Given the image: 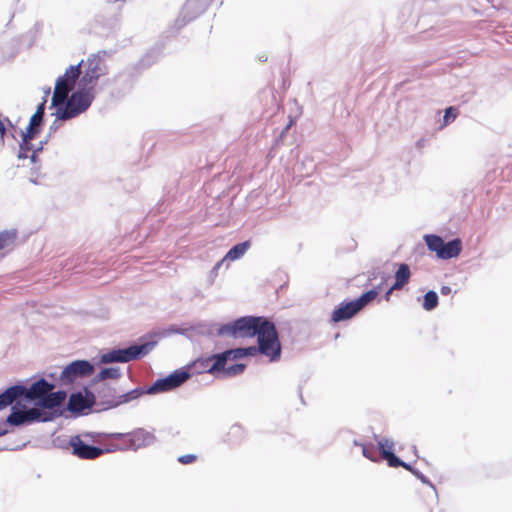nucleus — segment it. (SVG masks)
Segmentation results:
<instances>
[{"mask_svg": "<svg viewBox=\"0 0 512 512\" xmlns=\"http://www.w3.org/2000/svg\"><path fill=\"white\" fill-rule=\"evenodd\" d=\"M221 332L242 338L257 336L261 354L269 357L270 361L280 358L281 345L275 325L263 317H242L224 326Z\"/></svg>", "mask_w": 512, "mask_h": 512, "instance_id": "f257e3e1", "label": "nucleus"}, {"mask_svg": "<svg viewBox=\"0 0 512 512\" xmlns=\"http://www.w3.org/2000/svg\"><path fill=\"white\" fill-rule=\"evenodd\" d=\"M94 94L92 87L73 92L64 105L56 109V117L59 120H70L84 113L92 104Z\"/></svg>", "mask_w": 512, "mask_h": 512, "instance_id": "f03ea898", "label": "nucleus"}, {"mask_svg": "<svg viewBox=\"0 0 512 512\" xmlns=\"http://www.w3.org/2000/svg\"><path fill=\"white\" fill-rule=\"evenodd\" d=\"M81 74L80 64L72 65L66 69L64 75L60 76L55 83L54 92L52 96V105L56 109L64 105L65 101L68 100V95L75 86L77 79Z\"/></svg>", "mask_w": 512, "mask_h": 512, "instance_id": "7ed1b4c3", "label": "nucleus"}, {"mask_svg": "<svg viewBox=\"0 0 512 512\" xmlns=\"http://www.w3.org/2000/svg\"><path fill=\"white\" fill-rule=\"evenodd\" d=\"M378 296L376 289L365 292L358 299L341 303L331 314V321L338 323L341 321L349 320L361 311L367 304L372 302Z\"/></svg>", "mask_w": 512, "mask_h": 512, "instance_id": "20e7f679", "label": "nucleus"}, {"mask_svg": "<svg viewBox=\"0 0 512 512\" xmlns=\"http://www.w3.org/2000/svg\"><path fill=\"white\" fill-rule=\"evenodd\" d=\"M154 346V343H145L142 345H133L126 349H117L109 351L101 356L102 363L121 362L126 363L146 355Z\"/></svg>", "mask_w": 512, "mask_h": 512, "instance_id": "39448f33", "label": "nucleus"}, {"mask_svg": "<svg viewBox=\"0 0 512 512\" xmlns=\"http://www.w3.org/2000/svg\"><path fill=\"white\" fill-rule=\"evenodd\" d=\"M428 249L435 252L440 259H451L457 257L462 249L461 241L453 239L447 243L440 236L426 235L424 237Z\"/></svg>", "mask_w": 512, "mask_h": 512, "instance_id": "423d86ee", "label": "nucleus"}, {"mask_svg": "<svg viewBox=\"0 0 512 512\" xmlns=\"http://www.w3.org/2000/svg\"><path fill=\"white\" fill-rule=\"evenodd\" d=\"M189 378V373L185 371H175L169 376L158 379L147 390L149 394L171 391L182 385Z\"/></svg>", "mask_w": 512, "mask_h": 512, "instance_id": "0eeeda50", "label": "nucleus"}, {"mask_svg": "<svg viewBox=\"0 0 512 512\" xmlns=\"http://www.w3.org/2000/svg\"><path fill=\"white\" fill-rule=\"evenodd\" d=\"M106 67L104 60L98 55H91L85 63V71L81 82L85 86L93 85L101 75L105 74Z\"/></svg>", "mask_w": 512, "mask_h": 512, "instance_id": "6e6552de", "label": "nucleus"}, {"mask_svg": "<svg viewBox=\"0 0 512 512\" xmlns=\"http://www.w3.org/2000/svg\"><path fill=\"white\" fill-rule=\"evenodd\" d=\"M94 372L93 365L86 360H77L70 363L64 368L61 373V379L63 381L71 382L76 377L90 376Z\"/></svg>", "mask_w": 512, "mask_h": 512, "instance_id": "1a4fd4ad", "label": "nucleus"}, {"mask_svg": "<svg viewBox=\"0 0 512 512\" xmlns=\"http://www.w3.org/2000/svg\"><path fill=\"white\" fill-rule=\"evenodd\" d=\"M228 358L227 355H224V352L219 354H214L206 358H201L195 361L194 366L201 369L202 372H207L209 374L215 375L224 369V366L227 364Z\"/></svg>", "mask_w": 512, "mask_h": 512, "instance_id": "9d476101", "label": "nucleus"}, {"mask_svg": "<svg viewBox=\"0 0 512 512\" xmlns=\"http://www.w3.org/2000/svg\"><path fill=\"white\" fill-rule=\"evenodd\" d=\"M378 448L381 455V458L386 460L390 467H403L408 471H413L412 467L401 461L394 453V442L390 439L384 438L378 441Z\"/></svg>", "mask_w": 512, "mask_h": 512, "instance_id": "9b49d317", "label": "nucleus"}, {"mask_svg": "<svg viewBox=\"0 0 512 512\" xmlns=\"http://www.w3.org/2000/svg\"><path fill=\"white\" fill-rule=\"evenodd\" d=\"M73 455L80 459L92 460L103 454L101 448L84 443L79 436L72 437L70 440Z\"/></svg>", "mask_w": 512, "mask_h": 512, "instance_id": "f8f14e48", "label": "nucleus"}, {"mask_svg": "<svg viewBox=\"0 0 512 512\" xmlns=\"http://www.w3.org/2000/svg\"><path fill=\"white\" fill-rule=\"evenodd\" d=\"M37 420H48L46 417L42 418V412L37 408H31L27 411L13 410L7 417V423L14 426H19Z\"/></svg>", "mask_w": 512, "mask_h": 512, "instance_id": "ddd939ff", "label": "nucleus"}, {"mask_svg": "<svg viewBox=\"0 0 512 512\" xmlns=\"http://www.w3.org/2000/svg\"><path fill=\"white\" fill-rule=\"evenodd\" d=\"M54 385L48 383L45 379H40L33 383L29 389L25 388L23 396L29 400L41 401L43 397L50 391H52Z\"/></svg>", "mask_w": 512, "mask_h": 512, "instance_id": "4468645a", "label": "nucleus"}, {"mask_svg": "<svg viewBox=\"0 0 512 512\" xmlns=\"http://www.w3.org/2000/svg\"><path fill=\"white\" fill-rule=\"evenodd\" d=\"M126 438H128V441H130V445H132V450H137L139 448L146 447L154 441L153 434L142 428L136 429L128 433Z\"/></svg>", "mask_w": 512, "mask_h": 512, "instance_id": "2eb2a0df", "label": "nucleus"}, {"mask_svg": "<svg viewBox=\"0 0 512 512\" xmlns=\"http://www.w3.org/2000/svg\"><path fill=\"white\" fill-rule=\"evenodd\" d=\"M24 392L25 387L23 386L16 385L8 388L5 392L0 394V410L6 408L16 399L23 396Z\"/></svg>", "mask_w": 512, "mask_h": 512, "instance_id": "dca6fc26", "label": "nucleus"}, {"mask_svg": "<svg viewBox=\"0 0 512 512\" xmlns=\"http://www.w3.org/2000/svg\"><path fill=\"white\" fill-rule=\"evenodd\" d=\"M24 392L25 387L23 386L16 385L8 388L5 392L0 394V410L6 408L16 399L23 396Z\"/></svg>", "mask_w": 512, "mask_h": 512, "instance_id": "f3484780", "label": "nucleus"}, {"mask_svg": "<svg viewBox=\"0 0 512 512\" xmlns=\"http://www.w3.org/2000/svg\"><path fill=\"white\" fill-rule=\"evenodd\" d=\"M66 398V393L64 391H57V392H48L45 397L41 401L38 402V405L47 408V409H53L55 407H58L62 404V402Z\"/></svg>", "mask_w": 512, "mask_h": 512, "instance_id": "a211bd4d", "label": "nucleus"}, {"mask_svg": "<svg viewBox=\"0 0 512 512\" xmlns=\"http://www.w3.org/2000/svg\"><path fill=\"white\" fill-rule=\"evenodd\" d=\"M411 277V271L407 264H399L398 269L395 272V282L392 285V289H402L408 284Z\"/></svg>", "mask_w": 512, "mask_h": 512, "instance_id": "6ab92c4d", "label": "nucleus"}, {"mask_svg": "<svg viewBox=\"0 0 512 512\" xmlns=\"http://www.w3.org/2000/svg\"><path fill=\"white\" fill-rule=\"evenodd\" d=\"M260 353V344L258 347L251 346L247 348H235L224 351V355H227L228 360H237L246 356H255Z\"/></svg>", "mask_w": 512, "mask_h": 512, "instance_id": "aec40b11", "label": "nucleus"}, {"mask_svg": "<svg viewBox=\"0 0 512 512\" xmlns=\"http://www.w3.org/2000/svg\"><path fill=\"white\" fill-rule=\"evenodd\" d=\"M67 406L71 412H82L90 408L91 403L81 393H74L69 397Z\"/></svg>", "mask_w": 512, "mask_h": 512, "instance_id": "412c9836", "label": "nucleus"}, {"mask_svg": "<svg viewBox=\"0 0 512 512\" xmlns=\"http://www.w3.org/2000/svg\"><path fill=\"white\" fill-rule=\"evenodd\" d=\"M251 242L244 241L233 246L225 255L224 260L234 261L241 258L250 248Z\"/></svg>", "mask_w": 512, "mask_h": 512, "instance_id": "4be33fe9", "label": "nucleus"}, {"mask_svg": "<svg viewBox=\"0 0 512 512\" xmlns=\"http://www.w3.org/2000/svg\"><path fill=\"white\" fill-rule=\"evenodd\" d=\"M128 433H115L111 434L110 437L115 440L116 442L111 444V449H108V451H116V450H132V445H130V441H128V438L126 436Z\"/></svg>", "mask_w": 512, "mask_h": 512, "instance_id": "5701e85b", "label": "nucleus"}, {"mask_svg": "<svg viewBox=\"0 0 512 512\" xmlns=\"http://www.w3.org/2000/svg\"><path fill=\"white\" fill-rule=\"evenodd\" d=\"M30 140L31 139H28L25 137V133L22 134V143L20 144V149H19V153H18V157L20 159H26L29 157V152L32 149V147L30 145ZM30 158H31L32 162L35 161L36 151H32Z\"/></svg>", "mask_w": 512, "mask_h": 512, "instance_id": "b1692460", "label": "nucleus"}, {"mask_svg": "<svg viewBox=\"0 0 512 512\" xmlns=\"http://www.w3.org/2000/svg\"><path fill=\"white\" fill-rule=\"evenodd\" d=\"M42 119L43 117L39 116L38 114L34 113L32 115V117L30 118L29 125L26 131L24 132L26 138L33 139L36 136V134L38 133V127L40 126Z\"/></svg>", "mask_w": 512, "mask_h": 512, "instance_id": "393cba45", "label": "nucleus"}, {"mask_svg": "<svg viewBox=\"0 0 512 512\" xmlns=\"http://www.w3.org/2000/svg\"><path fill=\"white\" fill-rule=\"evenodd\" d=\"M17 234L15 231H2L0 232V251L11 248L16 240Z\"/></svg>", "mask_w": 512, "mask_h": 512, "instance_id": "a878e982", "label": "nucleus"}, {"mask_svg": "<svg viewBox=\"0 0 512 512\" xmlns=\"http://www.w3.org/2000/svg\"><path fill=\"white\" fill-rule=\"evenodd\" d=\"M120 377V370L117 367H109L102 369L96 376L98 381L106 379H117Z\"/></svg>", "mask_w": 512, "mask_h": 512, "instance_id": "bb28decb", "label": "nucleus"}, {"mask_svg": "<svg viewBox=\"0 0 512 512\" xmlns=\"http://www.w3.org/2000/svg\"><path fill=\"white\" fill-rule=\"evenodd\" d=\"M423 308L427 311L435 309L438 305V296L434 291H428L424 295Z\"/></svg>", "mask_w": 512, "mask_h": 512, "instance_id": "cd10ccee", "label": "nucleus"}, {"mask_svg": "<svg viewBox=\"0 0 512 512\" xmlns=\"http://www.w3.org/2000/svg\"><path fill=\"white\" fill-rule=\"evenodd\" d=\"M142 394H143V391L141 389H138V388L133 389V390L119 396V400H118L117 404L128 403L134 399H137Z\"/></svg>", "mask_w": 512, "mask_h": 512, "instance_id": "c85d7f7f", "label": "nucleus"}, {"mask_svg": "<svg viewBox=\"0 0 512 512\" xmlns=\"http://www.w3.org/2000/svg\"><path fill=\"white\" fill-rule=\"evenodd\" d=\"M245 369V364H234V365H231V366H228L226 367V365L224 366V369L221 370L220 372H222L225 376H236V375H239L241 373H243Z\"/></svg>", "mask_w": 512, "mask_h": 512, "instance_id": "c756f323", "label": "nucleus"}, {"mask_svg": "<svg viewBox=\"0 0 512 512\" xmlns=\"http://www.w3.org/2000/svg\"><path fill=\"white\" fill-rule=\"evenodd\" d=\"M362 447L363 455L371 461H377V452L372 446H367L365 444L360 445Z\"/></svg>", "mask_w": 512, "mask_h": 512, "instance_id": "7c9ffc66", "label": "nucleus"}, {"mask_svg": "<svg viewBox=\"0 0 512 512\" xmlns=\"http://www.w3.org/2000/svg\"><path fill=\"white\" fill-rule=\"evenodd\" d=\"M457 117V110L453 107H449L445 110L444 122L447 124L453 121Z\"/></svg>", "mask_w": 512, "mask_h": 512, "instance_id": "2f4dec72", "label": "nucleus"}, {"mask_svg": "<svg viewBox=\"0 0 512 512\" xmlns=\"http://www.w3.org/2000/svg\"><path fill=\"white\" fill-rule=\"evenodd\" d=\"M197 460V456L194 454H186L178 457V462L187 465L194 463Z\"/></svg>", "mask_w": 512, "mask_h": 512, "instance_id": "473e14b6", "label": "nucleus"}, {"mask_svg": "<svg viewBox=\"0 0 512 512\" xmlns=\"http://www.w3.org/2000/svg\"><path fill=\"white\" fill-rule=\"evenodd\" d=\"M45 110V101L38 105L35 114H38L39 116L43 117Z\"/></svg>", "mask_w": 512, "mask_h": 512, "instance_id": "72a5a7b5", "label": "nucleus"}, {"mask_svg": "<svg viewBox=\"0 0 512 512\" xmlns=\"http://www.w3.org/2000/svg\"><path fill=\"white\" fill-rule=\"evenodd\" d=\"M5 133H6L5 125L2 122V120L0 119V136H1V138L4 137Z\"/></svg>", "mask_w": 512, "mask_h": 512, "instance_id": "f704fd0d", "label": "nucleus"}, {"mask_svg": "<svg viewBox=\"0 0 512 512\" xmlns=\"http://www.w3.org/2000/svg\"><path fill=\"white\" fill-rule=\"evenodd\" d=\"M450 292H451V288H450V287H448V286H443V287L441 288V293H442L443 295H448Z\"/></svg>", "mask_w": 512, "mask_h": 512, "instance_id": "c9c22d12", "label": "nucleus"}, {"mask_svg": "<svg viewBox=\"0 0 512 512\" xmlns=\"http://www.w3.org/2000/svg\"><path fill=\"white\" fill-rule=\"evenodd\" d=\"M395 289H392V286L388 289V291L386 292L385 294V300L386 301H389L390 299V295L392 294V292L394 291Z\"/></svg>", "mask_w": 512, "mask_h": 512, "instance_id": "e433bc0d", "label": "nucleus"}, {"mask_svg": "<svg viewBox=\"0 0 512 512\" xmlns=\"http://www.w3.org/2000/svg\"><path fill=\"white\" fill-rule=\"evenodd\" d=\"M291 125H292V122H290V123L288 124V126H287L286 130H288V129L291 127Z\"/></svg>", "mask_w": 512, "mask_h": 512, "instance_id": "4c0bfd02", "label": "nucleus"}, {"mask_svg": "<svg viewBox=\"0 0 512 512\" xmlns=\"http://www.w3.org/2000/svg\"><path fill=\"white\" fill-rule=\"evenodd\" d=\"M3 434H4V432H0V436L3 435Z\"/></svg>", "mask_w": 512, "mask_h": 512, "instance_id": "58836bf2", "label": "nucleus"}]
</instances>
